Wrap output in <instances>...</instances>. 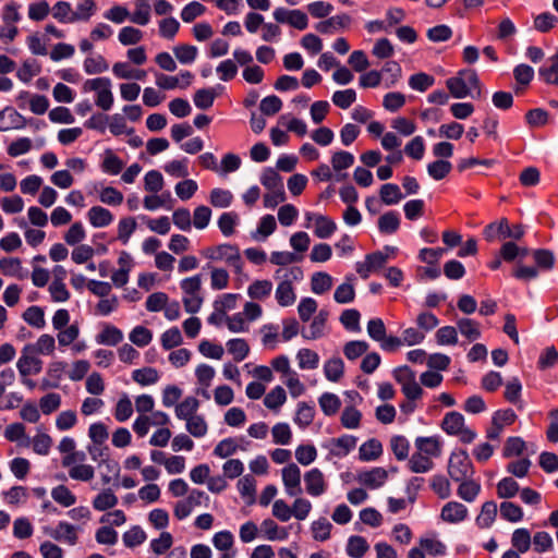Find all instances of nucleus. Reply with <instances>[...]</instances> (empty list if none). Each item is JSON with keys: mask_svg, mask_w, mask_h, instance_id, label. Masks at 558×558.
Returning a JSON list of instances; mask_svg holds the SVG:
<instances>
[{"mask_svg": "<svg viewBox=\"0 0 558 558\" xmlns=\"http://www.w3.org/2000/svg\"><path fill=\"white\" fill-rule=\"evenodd\" d=\"M446 87L450 95L457 99L466 97L481 98L482 84L475 70H460L457 75L446 80Z\"/></svg>", "mask_w": 558, "mask_h": 558, "instance_id": "nucleus-1", "label": "nucleus"}, {"mask_svg": "<svg viewBox=\"0 0 558 558\" xmlns=\"http://www.w3.org/2000/svg\"><path fill=\"white\" fill-rule=\"evenodd\" d=\"M180 288L183 292L182 302L184 310L190 314L197 313L204 302L202 291V275H195L184 278L180 282Z\"/></svg>", "mask_w": 558, "mask_h": 558, "instance_id": "nucleus-2", "label": "nucleus"}, {"mask_svg": "<svg viewBox=\"0 0 558 558\" xmlns=\"http://www.w3.org/2000/svg\"><path fill=\"white\" fill-rule=\"evenodd\" d=\"M83 90L85 93L96 92V106L105 111L111 109L113 105V94L111 92V81L108 77L86 80L83 84Z\"/></svg>", "mask_w": 558, "mask_h": 558, "instance_id": "nucleus-3", "label": "nucleus"}, {"mask_svg": "<svg viewBox=\"0 0 558 558\" xmlns=\"http://www.w3.org/2000/svg\"><path fill=\"white\" fill-rule=\"evenodd\" d=\"M441 428L448 434L458 436L463 444H471L476 438V433L464 425V417L461 413L452 411L445 415Z\"/></svg>", "mask_w": 558, "mask_h": 558, "instance_id": "nucleus-4", "label": "nucleus"}, {"mask_svg": "<svg viewBox=\"0 0 558 558\" xmlns=\"http://www.w3.org/2000/svg\"><path fill=\"white\" fill-rule=\"evenodd\" d=\"M448 474L454 482L472 478L474 468L465 450L451 453L448 461Z\"/></svg>", "mask_w": 558, "mask_h": 558, "instance_id": "nucleus-5", "label": "nucleus"}, {"mask_svg": "<svg viewBox=\"0 0 558 558\" xmlns=\"http://www.w3.org/2000/svg\"><path fill=\"white\" fill-rule=\"evenodd\" d=\"M523 234L524 230L522 226L517 225L510 227L506 218L500 219L498 222H492L484 229V235L487 241H493L496 236L520 240Z\"/></svg>", "mask_w": 558, "mask_h": 558, "instance_id": "nucleus-6", "label": "nucleus"}, {"mask_svg": "<svg viewBox=\"0 0 558 558\" xmlns=\"http://www.w3.org/2000/svg\"><path fill=\"white\" fill-rule=\"evenodd\" d=\"M44 532L54 541L65 542L69 545H75L78 539L76 526L66 521H60L56 527H45Z\"/></svg>", "mask_w": 558, "mask_h": 558, "instance_id": "nucleus-7", "label": "nucleus"}, {"mask_svg": "<svg viewBox=\"0 0 558 558\" xmlns=\"http://www.w3.org/2000/svg\"><path fill=\"white\" fill-rule=\"evenodd\" d=\"M282 482L286 493L290 497L298 496L302 493L301 487V470L295 463H290L281 471Z\"/></svg>", "mask_w": 558, "mask_h": 558, "instance_id": "nucleus-8", "label": "nucleus"}, {"mask_svg": "<svg viewBox=\"0 0 558 558\" xmlns=\"http://www.w3.org/2000/svg\"><path fill=\"white\" fill-rule=\"evenodd\" d=\"M305 490L312 497H319L327 490L328 484L323 472L314 468L304 474Z\"/></svg>", "mask_w": 558, "mask_h": 558, "instance_id": "nucleus-9", "label": "nucleus"}, {"mask_svg": "<svg viewBox=\"0 0 558 558\" xmlns=\"http://www.w3.org/2000/svg\"><path fill=\"white\" fill-rule=\"evenodd\" d=\"M31 349V344L26 345L23 349L22 355L16 363V367L22 377H26L32 374H38L43 368L41 360L36 357L34 353H32Z\"/></svg>", "mask_w": 558, "mask_h": 558, "instance_id": "nucleus-10", "label": "nucleus"}, {"mask_svg": "<svg viewBox=\"0 0 558 558\" xmlns=\"http://www.w3.org/2000/svg\"><path fill=\"white\" fill-rule=\"evenodd\" d=\"M468 513V508L463 504L449 501L442 507L440 518L447 523L456 524L465 520Z\"/></svg>", "mask_w": 558, "mask_h": 558, "instance_id": "nucleus-11", "label": "nucleus"}, {"mask_svg": "<svg viewBox=\"0 0 558 558\" xmlns=\"http://www.w3.org/2000/svg\"><path fill=\"white\" fill-rule=\"evenodd\" d=\"M387 478L388 473L384 468H373L369 471H363L357 474V481L372 489L381 487Z\"/></svg>", "mask_w": 558, "mask_h": 558, "instance_id": "nucleus-12", "label": "nucleus"}, {"mask_svg": "<svg viewBox=\"0 0 558 558\" xmlns=\"http://www.w3.org/2000/svg\"><path fill=\"white\" fill-rule=\"evenodd\" d=\"M356 446V438L351 435H343L338 438H331L326 446L330 454L335 457H344Z\"/></svg>", "mask_w": 558, "mask_h": 558, "instance_id": "nucleus-13", "label": "nucleus"}, {"mask_svg": "<svg viewBox=\"0 0 558 558\" xmlns=\"http://www.w3.org/2000/svg\"><path fill=\"white\" fill-rule=\"evenodd\" d=\"M415 448L417 452L427 456L430 459L437 458L441 453V442L435 436L417 437L415 439Z\"/></svg>", "mask_w": 558, "mask_h": 558, "instance_id": "nucleus-14", "label": "nucleus"}, {"mask_svg": "<svg viewBox=\"0 0 558 558\" xmlns=\"http://www.w3.org/2000/svg\"><path fill=\"white\" fill-rule=\"evenodd\" d=\"M350 23L351 17L348 14H340L319 22L316 29L322 34H331L335 31L347 28Z\"/></svg>", "mask_w": 558, "mask_h": 558, "instance_id": "nucleus-15", "label": "nucleus"}, {"mask_svg": "<svg viewBox=\"0 0 558 558\" xmlns=\"http://www.w3.org/2000/svg\"><path fill=\"white\" fill-rule=\"evenodd\" d=\"M87 218L94 228H104L113 221L111 211L101 206H93L87 213Z\"/></svg>", "mask_w": 558, "mask_h": 558, "instance_id": "nucleus-16", "label": "nucleus"}, {"mask_svg": "<svg viewBox=\"0 0 558 558\" xmlns=\"http://www.w3.org/2000/svg\"><path fill=\"white\" fill-rule=\"evenodd\" d=\"M100 168L107 174L117 175L124 168V162L111 149H106Z\"/></svg>", "mask_w": 558, "mask_h": 558, "instance_id": "nucleus-17", "label": "nucleus"}, {"mask_svg": "<svg viewBox=\"0 0 558 558\" xmlns=\"http://www.w3.org/2000/svg\"><path fill=\"white\" fill-rule=\"evenodd\" d=\"M327 318L328 312L325 310L319 311V313L314 317L312 324L310 325L308 330L302 331L303 338L310 340L320 338L324 335Z\"/></svg>", "mask_w": 558, "mask_h": 558, "instance_id": "nucleus-18", "label": "nucleus"}, {"mask_svg": "<svg viewBox=\"0 0 558 558\" xmlns=\"http://www.w3.org/2000/svg\"><path fill=\"white\" fill-rule=\"evenodd\" d=\"M122 339V331L109 324L105 325L102 330L96 336V342L105 345H117Z\"/></svg>", "mask_w": 558, "mask_h": 558, "instance_id": "nucleus-19", "label": "nucleus"}, {"mask_svg": "<svg viewBox=\"0 0 558 558\" xmlns=\"http://www.w3.org/2000/svg\"><path fill=\"white\" fill-rule=\"evenodd\" d=\"M275 296L279 305L284 307L292 305L296 300V295L291 281L287 279L281 281L276 289Z\"/></svg>", "mask_w": 558, "mask_h": 558, "instance_id": "nucleus-20", "label": "nucleus"}, {"mask_svg": "<svg viewBox=\"0 0 558 558\" xmlns=\"http://www.w3.org/2000/svg\"><path fill=\"white\" fill-rule=\"evenodd\" d=\"M199 401L195 397H186L183 401L175 405V416L180 420H189L197 414Z\"/></svg>", "mask_w": 558, "mask_h": 558, "instance_id": "nucleus-21", "label": "nucleus"}, {"mask_svg": "<svg viewBox=\"0 0 558 558\" xmlns=\"http://www.w3.org/2000/svg\"><path fill=\"white\" fill-rule=\"evenodd\" d=\"M337 230L336 222L324 215L315 217V230L314 233L318 239H328Z\"/></svg>", "mask_w": 558, "mask_h": 558, "instance_id": "nucleus-22", "label": "nucleus"}, {"mask_svg": "<svg viewBox=\"0 0 558 558\" xmlns=\"http://www.w3.org/2000/svg\"><path fill=\"white\" fill-rule=\"evenodd\" d=\"M497 515V504L495 501H486L483 504L480 514L476 518V524L481 529L489 527Z\"/></svg>", "mask_w": 558, "mask_h": 558, "instance_id": "nucleus-23", "label": "nucleus"}, {"mask_svg": "<svg viewBox=\"0 0 558 558\" xmlns=\"http://www.w3.org/2000/svg\"><path fill=\"white\" fill-rule=\"evenodd\" d=\"M0 271L4 276L16 277L19 279H23L25 277V275L23 274L22 262L17 257L1 258Z\"/></svg>", "mask_w": 558, "mask_h": 558, "instance_id": "nucleus-24", "label": "nucleus"}, {"mask_svg": "<svg viewBox=\"0 0 558 558\" xmlns=\"http://www.w3.org/2000/svg\"><path fill=\"white\" fill-rule=\"evenodd\" d=\"M130 21L137 25H147L150 21V5L149 0H136L135 10L130 15Z\"/></svg>", "mask_w": 558, "mask_h": 558, "instance_id": "nucleus-25", "label": "nucleus"}, {"mask_svg": "<svg viewBox=\"0 0 558 558\" xmlns=\"http://www.w3.org/2000/svg\"><path fill=\"white\" fill-rule=\"evenodd\" d=\"M400 227V217L396 211H387L378 219V230L384 234H392Z\"/></svg>", "mask_w": 558, "mask_h": 558, "instance_id": "nucleus-26", "label": "nucleus"}, {"mask_svg": "<svg viewBox=\"0 0 558 558\" xmlns=\"http://www.w3.org/2000/svg\"><path fill=\"white\" fill-rule=\"evenodd\" d=\"M360 459L362 461H373L380 457L383 453L381 442L375 438L365 441L359 450Z\"/></svg>", "mask_w": 558, "mask_h": 558, "instance_id": "nucleus-27", "label": "nucleus"}, {"mask_svg": "<svg viewBox=\"0 0 558 558\" xmlns=\"http://www.w3.org/2000/svg\"><path fill=\"white\" fill-rule=\"evenodd\" d=\"M93 507L98 511H106L117 506L118 497L109 488L101 490L94 499Z\"/></svg>", "mask_w": 558, "mask_h": 558, "instance_id": "nucleus-28", "label": "nucleus"}, {"mask_svg": "<svg viewBox=\"0 0 558 558\" xmlns=\"http://www.w3.org/2000/svg\"><path fill=\"white\" fill-rule=\"evenodd\" d=\"M408 466L413 473H426L434 468V462L429 457L416 451L409 459Z\"/></svg>", "mask_w": 558, "mask_h": 558, "instance_id": "nucleus-29", "label": "nucleus"}, {"mask_svg": "<svg viewBox=\"0 0 558 558\" xmlns=\"http://www.w3.org/2000/svg\"><path fill=\"white\" fill-rule=\"evenodd\" d=\"M51 497L57 504L65 508H69L76 502V496L63 484L51 489Z\"/></svg>", "mask_w": 558, "mask_h": 558, "instance_id": "nucleus-30", "label": "nucleus"}, {"mask_svg": "<svg viewBox=\"0 0 558 558\" xmlns=\"http://www.w3.org/2000/svg\"><path fill=\"white\" fill-rule=\"evenodd\" d=\"M460 483L458 487V496L468 502H472L481 492V485L471 480L458 481Z\"/></svg>", "mask_w": 558, "mask_h": 558, "instance_id": "nucleus-31", "label": "nucleus"}, {"mask_svg": "<svg viewBox=\"0 0 558 558\" xmlns=\"http://www.w3.org/2000/svg\"><path fill=\"white\" fill-rule=\"evenodd\" d=\"M531 543L532 538L529 530L521 527L513 531L511 536V544L518 553H526L531 547Z\"/></svg>", "mask_w": 558, "mask_h": 558, "instance_id": "nucleus-32", "label": "nucleus"}, {"mask_svg": "<svg viewBox=\"0 0 558 558\" xmlns=\"http://www.w3.org/2000/svg\"><path fill=\"white\" fill-rule=\"evenodd\" d=\"M324 373L328 380L337 383L344 373V364L340 357H332L324 365Z\"/></svg>", "mask_w": 558, "mask_h": 558, "instance_id": "nucleus-33", "label": "nucleus"}, {"mask_svg": "<svg viewBox=\"0 0 558 558\" xmlns=\"http://www.w3.org/2000/svg\"><path fill=\"white\" fill-rule=\"evenodd\" d=\"M379 196L381 202L386 205L398 204L403 198L400 187L393 183L381 185Z\"/></svg>", "mask_w": 558, "mask_h": 558, "instance_id": "nucleus-34", "label": "nucleus"}, {"mask_svg": "<svg viewBox=\"0 0 558 558\" xmlns=\"http://www.w3.org/2000/svg\"><path fill=\"white\" fill-rule=\"evenodd\" d=\"M458 330L470 341L481 337L480 324L471 318H461L457 322Z\"/></svg>", "mask_w": 558, "mask_h": 558, "instance_id": "nucleus-35", "label": "nucleus"}, {"mask_svg": "<svg viewBox=\"0 0 558 558\" xmlns=\"http://www.w3.org/2000/svg\"><path fill=\"white\" fill-rule=\"evenodd\" d=\"M500 257L506 262H512L515 258H524L529 254L526 247H520L514 242H506L500 247Z\"/></svg>", "mask_w": 558, "mask_h": 558, "instance_id": "nucleus-36", "label": "nucleus"}, {"mask_svg": "<svg viewBox=\"0 0 558 558\" xmlns=\"http://www.w3.org/2000/svg\"><path fill=\"white\" fill-rule=\"evenodd\" d=\"M318 402L322 411L327 416L335 415L341 407V401L339 397L330 392H324L319 397Z\"/></svg>", "mask_w": 558, "mask_h": 558, "instance_id": "nucleus-37", "label": "nucleus"}, {"mask_svg": "<svg viewBox=\"0 0 558 558\" xmlns=\"http://www.w3.org/2000/svg\"><path fill=\"white\" fill-rule=\"evenodd\" d=\"M262 530L269 541H283L288 538V532L280 527L272 519H266L262 522Z\"/></svg>", "mask_w": 558, "mask_h": 558, "instance_id": "nucleus-38", "label": "nucleus"}, {"mask_svg": "<svg viewBox=\"0 0 558 558\" xmlns=\"http://www.w3.org/2000/svg\"><path fill=\"white\" fill-rule=\"evenodd\" d=\"M538 73L546 83L558 85V53L549 58L548 63L543 65Z\"/></svg>", "mask_w": 558, "mask_h": 558, "instance_id": "nucleus-39", "label": "nucleus"}, {"mask_svg": "<svg viewBox=\"0 0 558 558\" xmlns=\"http://www.w3.org/2000/svg\"><path fill=\"white\" fill-rule=\"evenodd\" d=\"M227 349L235 362L243 361L250 353V345L244 339L235 338L227 342Z\"/></svg>", "mask_w": 558, "mask_h": 558, "instance_id": "nucleus-40", "label": "nucleus"}, {"mask_svg": "<svg viewBox=\"0 0 558 558\" xmlns=\"http://www.w3.org/2000/svg\"><path fill=\"white\" fill-rule=\"evenodd\" d=\"M132 378L141 386L154 385L159 379V373L156 368L144 367L133 371Z\"/></svg>", "mask_w": 558, "mask_h": 558, "instance_id": "nucleus-41", "label": "nucleus"}, {"mask_svg": "<svg viewBox=\"0 0 558 558\" xmlns=\"http://www.w3.org/2000/svg\"><path fill=\"white\" fill-rule=\"evenodd\" d=\"M66 468L69 476L74 481L89 482L95 476V469L90 464L78 463Z\"/></svg>", "mask_w": 558, "mask_h": 558, "instance_id": "nucleus-42", "label": "nucleus"}, {"mask_svg": "<svg viewBox=\"0 0 558 558\" xmlns=\"http://www.w3.org/2000/svg\"><path fill=\"white\" fill-rule=\"evenodd\" d=\"M272 283L269 280H255L250 284L247 294L254 300H264L270 295Z\"/></svg>", "mask_w": 558, "mask_h": 558, "instance_id": "nucleus-43", "label": "nucleus"}, {"mask_svg": "<svg viewBox=\"0 0 558 558\" xmlns=\"http://www.w3.org/2000/svg\"><path fill=\"white\" fill-rule=\"evenodd\" d=\"M332 287V278L324 271L315 272L311 279V289L315 294H323Z\"/></svg>", "mask_w": 558, "mask_h": 558, "instance_id": "nucleus-44", "label": "nucleus"}, {"mask_svg": "<svg viewBox=\"0 0 558 558\" xmlns=\"http://www.w3.org/2000/svg\"><path fill=\"white\" fill-rule=\"evenodd\" d=\"M315 417V409L313 405H310L305 402H301L298 404L296 414L294 417V423L299 425L301 428H305L312 424Z\"/></svg>", "mask_w": 558, "mask_h": 558, "instance_id": "nucleus-45", "label": "nucleus"}, {"mask_svg": "<svg viewBox=\"0 0 558 558\" xmlns=\"http://www.w3.org/2000/svg\"><path fill=\"white\" fill-rule=\"evenodd\" d=\"M186 430L194 437L201 438L207 434L208 425L204 416L195 414L185 421Z\"/></svg>", "mask_w": 558, "mask_h": 558, "instance_id": "nucleus-46", "label": "nucleus"}, {"mask_svg": "<svg viewBox=\"0 0 558 558\" xmlns=\"http://www.w3.org/2000/svg\"><path fill=\"white\" fill-rule=\"evenodd\" d=\"M369 546L362 536H351L348 541L347 554L352 558H361L368 550Z\"/></svg>", "mask_w": 558, "mask_h": 558, "instance_id": "nucleus-47", "label": "nucleus"}, {"mask_svg": "<svg viewBox=\"0 0 558 558\" xmlns=\"http://www.w3.org/2000/svg\"><path fill=\"white\" fill-rule=\"evenodd\" d=\"M83 66L87 74H99L109 69L107 60L101 54L87 57Z\"/></svg>", "mask_w": 558, "mask_h": 558, "instance_id": "nucleus-48", "label": "nucleus"}, {"mask_svg": "<svg viewBox=\"0 0 558 558\" xmlns=\"http://www.w3.org/2000/svg\"><path fill=\"white\" fill-rule=\"evenodd\" d=\"M217 97L214 88H202L194 94V105L202 110L209 109Z\"/></svg>", "mask_w": 558, "mask_h": 558, "instance_id": "nucleus-49", "label": "nucleus"}, {"mask_svg": "<svg viewBox=\"0 0 558 558\" xmlns=\"http://www.w3.org/2000/svg\"><path fill=\"white\" fill-rule=\"evenodd\" d=\"M299 367L301 369H315L319 364V356L315 351L301 349L296 354Z\"/></svg>", "mask_w": 558, "mask_h": 558, "instance_id": "nucleus-50", "label": "nucleus"}, {"mask_svg": "<svg viewBox=\"0 0 558 558\" xmlns=\"http://www.w3.org/2000/svg\"><path fill=\"white\" fill-rule=\"evenodd\" d=\"M287 400V393L281 386L272 388L265 397L264 404L270 410L279 409Z\"/></svg>", "mask_w": 558, "mask_h": 558, "instance_id": "nucleus-51", "label": "nucleus"}, {"mask_svg": "<svg viewBox=\"0 0 558 558\" xmlns=\"http://www.w3.org/2000/svg\"><path fill=\"white\" fill-rule=\"evenodd\" d=\"M165 181L162 174L158 170H150L144 177L145 191L157 194L163 189Z\"/></svg>", "mask_w": 558, "mask_h": 558, "instance_id": "nucleus-52", "label": "nucleus"}, {"mask_svg": "<svg viewBox=\"0 0 558 558\" xmlns=\"http://www.w3.org/2000/svg\"><path fill=\"white\" fill-rule=\"evenodd\" d=\"M390 448L397 460L403 461L409 457L410 442L401 435L393 436L390 439Z\"/></svg>", "mask_w": 558, "mask_h": 558, "instance_id": "nucleus-53", "label": "nucleus"}, {"mask_svg": "<svg viewBox=\"0 0 558 558\" xmlns=\"http://www.w3.org/2000/svg\"><path fill=\"white\" fill-rule=\"evenodd\" d=\"M4 437L9 441H21L23 446H29L31 439L25 434V426L22 423H13L7 426Z\"/></svg>", "mask_w": 558, "mask_h": 558, "instance_id": "nucleus-54", "label": "nucleus"}, {"mask_svg": "<svg viewBox=\"0 0 558 558\" xmlns=\"http://www.w3.org/2000/svg\"><path fill=\"white\" fill-rule=\"evenodd\" d=\"M519 489V484L512 477H504L497 484V496L502 499H509L514 497Z\"/></svg>", "mask_w": 558, "mask_h": 558, "instance_id": "nucleus-55", "label": "nucleus"}, {"mask_svg": "<svg viewBox=\"0 0 558 558\" xmlns=\"http://www.w3.org/2000/svg\"><path fill=\"white\" fill-rule=\"evenodd\" d=\"M451 169H452L451 162L444 160V159H438L436 161L430 162L427 166L428 174L434 180H437V181L445 179L449 174Z\"/></svg>", "mask_w": 558, "mask_h": 558, "instance_id": "nucleus-56", "label": "nucleus"}, {"mask_svg": "<svg viewBox=\"0 0 558 558\" xmlns=\"http://www.w3.org/2000/svg\"><path fill=\"white\" fill-rule=\"evenodd\" d=\"M500 515L506 521L519 522L523 519V510L511 501H502L500 504Z\"/></svg>", "mask_w": 558, "mask_h": 558, "instance_id": "nucleus-57", "label": "nucleus"}, {"mask_svg": "<svg viewBox=\"0 0 558 558\" xmlns=\"http://www.w3.org/2000/svg\"><path fill=\"white\" fill-rule=\"evenodd\" d=\"M137 228V223L135 218L125 217L120 219L118 223V240H120L123 244H126Z\"/></svg>", "mask_w": 558, "mask_h": 558, "instance_id": "nucleus-58", "label": "nucleus"}, {"mask_svg": "<svg viewBox=\"0 0 558 558\" xmlns=\"http://www.w3.org/2000/svg\"><path fill=\"white\" fill-rule=\"evenodd\" d=\"M146 537L145 531L141 526L134 525L123 534L122 538L126 547L133 548L143 544Z\"/></svg>", "mask_w": 558, "mask_h": 558, "instance_id": "nucleus-59", "label": "nucleus"}, {"mask_svg": "<svg viewBox=\"0 0 558 558\" xmlns=\"http://www.w3.org/2000/svg\"><path fill=\"white\" fill-rule=\"evenodd\" d=\"M23 319L31 326L35 328H44L46 325L45 314L41 307L39 306H29L23 313Z\"/></svg>", "mask_w": 558, "mask_h": 558, "instance_id": "nucleus-60", "label": "nucleus"}, {"mask_svg": "<svg viewBox=\"0 0 558 558\" xmlns=\"http://www.w3.org/2000/svg\"><path fill=\"white\" fill-rule=\"evenodd\" d=\"M434 83H435L434 76H432L427 73H424V72L413 74L409 78V86L412 89L417 90V92L427 90L429 87H432L434 85Z\"/></svg>", "mask_w": 558, "mask_h": 558, "instance_id": "nucleus-61", "label": "nucleus"}, {"mask_svg": "<svg viewBox=\"0 0 558 558\" xmlns=\"http://www.w3.org/2000/svg\"><path fill=\"white\" fill-rule=\"evenodd\" d=\"M40 71V64L36 60H25L16 75L22 82L28 83L34 76L38 75Z\"/></svg>", "mask_w": 558, "mask_h": 558, "instance_id": "nucleus-62", "label": "nucleus"}, {"mask_svg": "<svg viewBox=\"0 0 558 558\" xmlns=\"http://www.w3.org/2000/svg\"><path fill=\"white\" fill-rule=\"evenodd\" d=\"M118 38L124 46L136 45L143 39V32L132 26H124L120 29Z\"/></svg>", "mask_w": 558, "mask_h": 558, "instance_id": "nucleus-63", "label": "nucleus"}, {"mask_svg": "<svg viewBox=\"0 0 558 558\" xmlns=\"http://www.w3.org/2000/svg\"><path fill=\"white\" fill-rule=\"evenodd\" d=\"M260 182L269 191L283 189L281 177L272 168H267L263 171Z\"/></svg>", "mask_w": 558, "mask_h": 558, "instance_id": "nucleus-64", "label": "nucleus"}]
</instances>
